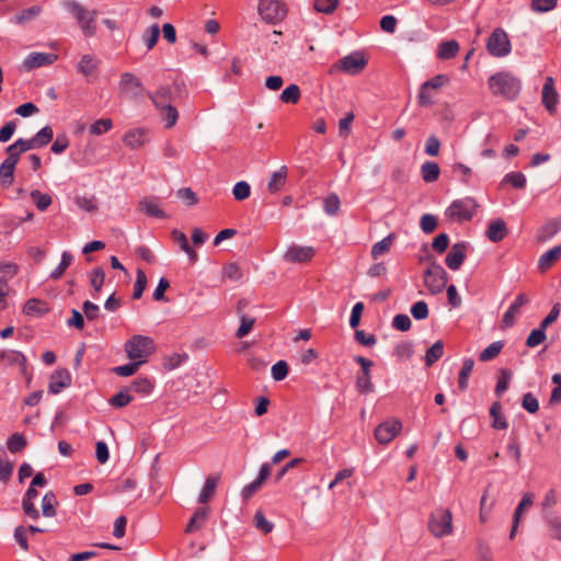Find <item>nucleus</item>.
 Instances as JSON below:
<instances>
[{
  "label": "nucleus",
  "instance_id": "1",
  "mask_svg": "<svg viewBox=\"0 0 561 561\" xmlns=\"http://www.w3.org/2000/svg\"><path fill=\"white\" fill-rule=\"evenodd\" d=\"M147 96L151 100L156 108L163 115L165 128H172L179 119V112L172 105V102L174 101L172 87L161 85L156 92H148Z\"/></svg>",
  "mask_w": 561,
  "mask_h": 561
},
{
  "label": "nucleus",
  "instance_id": "2",
  "mask_svg": "<svg viewBox=\"0 0 561 561\" xmlns=\"http://www.w3.org/2000/svg\"><path fill=\"white\" fill-rule=\"evenodd\" d=\"M125 351L129 359L144 364L147 362V357L154 352V343L149 336L133 335L125 343Z\"/></svg>",
  "mask_w": 561,
  "mask_h": 561
},
{
  "label": "nucleus",
  "instance_id": "3",
  "mask_svg": "<svg viewBox=\"0 0 561 561\" xmlns=\"http://www.w3.org/2000/svg\"><path fill=\"white\" fill-rule=\"evenodd\" d=\"M489 87L493 94L513 100L520 91L519 82L508 73L499 72L489 79Z\"/></svg>",
  "mask_w": 561,
  "mask_h": 561
},
{
  "label": "nucleus",
  "instance_id": "4",
  "mask_svg": "<svg viewBox=\"0 0 561 561\" xmlns=\"http://www.w3.org/2000/svg\"><path fill=\"white\" fill-rule=\"evenodd\" d=\"M427 528L435 538L453 534V514L448 508H437L428 517Z\"/></svg>",
  "mask_w": 561,
  "mask_h": 561
},
{
  "label": "nucleus",
  "instance_id": "5",
  "mask_svg": "<svg viewBox=\"0 0 561 561\" xmlns=\"http://www.w3.org/2000/svg\"><path fill=\"white\" fill-rule=\"evenodd\" d=\"M66 8L76 18L85 36H93L96 33V10L88 11L79 2L76 1L67 2Z\"/></svg>",
  "mask_w": 561,
  "mask_h": 561
},
{
  "label": "nucleus",
  "instance_id": "6",
  "mask_svg": "<svg viewBox=\"0 0 561 561\" xmlns=\"http://www.w3.org/2000/svg\"><path fill=\"white\" fill-rule=\"evenodd\" d=\"M259 14L266 23L275 24L285 19L287 7L282 0H260Z\"/></svg>",
  "mask_w": 561,
  "mask_h": 561
},
{
  "label": "nucleus",
  "instance_id": "7",
  "mask_svg": "<svg viewBox=\"0 0 561 561\" xmlns=\"http://www.w3.org/2000/svg\"><path fill=\"white\" fill-rule=\"evenodd\" d=\"M477 203L472 197L454 201L446 210V216L455 221L462 222L470 220L476 210Z\"/></svg>",
  "mask_w": 561,
  "mask_h": 561
},
{
  "label": "nucleus",
  "instance_id": "8",
  "mask_svg": "<svg viewBox=\"0 0 561 561\" xmlns=\"http://www.w3.org/2000/svg\"><path fill=\"white\" fill-rule=\"evenodd\" d=\"M424 284L427 289L436 295L443 291L447 283V273L437 263L432 262L431 266L424 272Z\"/></svg>",
  "mask_w": 561,
  "mask_h": 561
},
{
  "label": "nucleus",
  "instance_id": "9",
  "mask_svg": "<svg viewBox=\"0 0 561 561\" xmlns=\"http://www.w3.org/2000/svg\"><path fill=\"white\" fill-rule=\"evenodd\" d=\"M486 49L494 57H504L511 51L507 34L502 28H495L488 38Z\"/></svg>",
  "mask_w": 561,
  "mask_h": 561
},
{
  "label": "nucleus",
  "instance_id": "10",
  "mask_svg": "<svg viewBox=\"0 0 561 561\" xmlns=\"http://www.w3.org/2000/svg\"><path fill=\"white\" fill-rule=\"evenodd\" d=\"M402 424L399 420H389L379 424L375 430V437L379 444H389L401 431Z\"/></svg>",
  "mask_w": 561,
  "mask_h": 561
},
{
  "label": "nucleus",
  "instance_id": "11",
  "mask_svg": "<svg viewBox=\"0 0 561 561\" xmlns=\"http://www.w3.org/2000/svg\"><path fill=\"white\" fill-rule=\"evenodd\" d=\"M339 67L342 71L348 75H357L364 70L367 60L359 51H354L339 61Z\"/></svg>",
  "mask_w": 561,
  "mask_h": 561
},
{
  "label": "nucleus",
  "instance_id": "12",
  "mask_svg": "<svg viewBox=\"0 0 561 561\" xmlns=\"http://www.w3.org/2000/svg\"><path fill=\"white\" fill-rule=\"evenodd\" d=\"M541 102L550 114L556 113L559 103V93L554 88V80L552 77H547L545 79L541 91Z\"/></svg>",
  "mask_w": 561,
  "mask_h": 561
},
{
  "label": "nucleus",
  "instance_id": "13",
  "mask_svg": "<svg viewBox=\"0 0 561 561\" xmlns=\"http://www.w3.org/2000/svg\"><path fill=\"white\" fill-rule=\"evenodd\" d=\"M314 256V249L308 245H290L284 254L288 263H307Z\"/></svg>",
  "mask_w": 561,
  "mask_h": 561
},
{
  "label": "nucleus",
  "instance_id": "14",
  "mask_svg": "<svg viewBox=\"0 0 561 561\" xmlns=\"http://www.w3.org/2000/svg\"><path fill=\"white\" fill-rule=\"evenodd\" d=\"M71 385V375L67 368H58L55 370L50 378L48 390L53 394L59 393L62 389Z\"/></svg>",
  "mask_w": 561,
  "mask_h": 561
},
{
  "label": "nucleus",
  "instance_id": "15",
  "mask_svg": "<svg viewBox=\"0 0 561 561\" xmlns=\"http://www.w3.org/2000/svg\"><path fill=\"white\" fill-rule=\"evenodd\" d=\"M7 159L0 165V183L3 187H9L13 183L14 169L19 162L16 153L7 152Z\"/></svg>",
  "mask_w": 561,
  "mask_h": 561
},
{
  "label": "nucleus",
  "instance_id": "16",
  "mask_svg": "<svg viewBox=\"0 0 561 561\" xmlns=\"http://www.w3.org/2000/svg\"><path fill=\"white\" fill-rule=\"evenodd\" d=\"M467 245L465 242H458L453 244L450 251L446 256V265L453 270L458 271L466 259Z\"/></svg>",
  "mask_w": 561,
  "mask_h": 561
},
{
  "label": "nucleus",
  "instance_id": "17",
  "mask_svg": "<svg viewBox=\"0 0 561 561\" xmlns=\"http://www.w3.org/2000/svg\"><path fill=\"white\" fill-rule=\"evenodd\" d=\"M0 359L9 366L18 365L21 374L30 380L27 376L26 357L21 352L13 350L4 351L0 354Z\"/></svg>",
  "mask_w": 561,
  "mask_h": 561
},
{
  "label": "nucleus",
  "instance_id": "18",
  "mask_svg": "<svg viewBox=\"0 0 561 561\" xmlns=\"http://www.w3.org/2000/svg\"><path fill=\"white\" fill-rule=\"evenodd\" d=\"M138 209L144 211L149 217L164 219L167 218V214L160 208V205L157 198L146 197L139 201Z\"/></svg>",
  "mask_w": 561,
  "mask_h": 561
},
{
  "label": "nucleus",
  "instance_id": "19",
  "mask_svg": "<svg viewBox=\"0 0 561 561\" xmlns=\"http://www.w3.org/2000/svg\"><path fill=\"white\" fill-rule=\"evenodd\" d=\"M57 59L54 54L32 53L24 60V67L28 70L46 65H51Z\"/></svg>",
  "mask_w": 561,
  "mask_h": 561
},
{
  "label": "nucleus",
  "instance_id": "20",
  "mask_svg": "<svg viewBox=\"0 0 561 561\" xmlns=\"http://www.w3.org/2000/svg\"><path fill=\"white\" fill-rule=\"evenodd\" d=\"M525 304L524 294H519L516 300L510 306L502 319V329H507L514 325L516 316L520 313V308Z\"/></svg>",
  "mask_w": 561,
  "mask_h": 561
},
{
  "label": "nucleus",
  "instance_id": "21",
  "mask_svg": "<svg viewBox=\"0 0 561 561\" xmlns=\"http://www.w3.org/2000/svg\"><path fill=\"white\" fill-rule=\"evenodd\" d=\"M561 230V217L547 221L538 231L537 240L546 242L552 239Z\"/></svg>",
  "mask_w": 561,
  "mask_h": 561
},
{
  "label": "nucleus",
  "instance_id": "22",
  "mask_svg": "<svg viewBox=\"0 0 561 561\" xmlns=\"http://www.w3.org/2000/svg\"><path fill=\"white\" fill-rule=\"evenodd\" d=\"M146 141V130L141 128L128 130L123 137V142L131 149L142 147Z\"/></svg>",
  "mask_w": 561,
  "mask_h": 561
},
{
  "label": "nucleus",
  "instance_id": "23",
  "mask_svg": "<svg viewBox=\"0 0 561 561\" xmlns=\"http://www.w3.org/2000/svg\"><path fill=\"white\" fill-rule=\"evenodd\" d=\"M208 514H209V507H207V506L198 507L195 511V513L193 514V516L191 517V519L185 528V531L194 533V531L199 530L203 527L204 523L206 522Z\"/></svg>",
  "mask_w": 561,
  "mask_h": 561
},
{
  "label": "nucleus",
  "instance_id": "24",
  "mask_svg": "<svg viewBox=\"0 0 561 561\" xmlns=\"http://www.w3.org/2000/svg\"><path fill=\"white\" fill-rule=\"evenodd\" d=\"M561 256V244L556 245L545 253L538 260V268L543 272L552 266V264Z\"/></svg>",
  "mask_w": 561,
  "mask_h": 561
},
{
  "label": "nucleus",
  "instance_id": "25",
  "mask_svg": "<svg viewBox=\"0 0 561 561\" xmlns=\"http://www.w3.org/2000/svg\"><path fill=\"white\" fill-rule=\"evenodd\" d=\"M99 66L100 60L95 56L85 54L81 57V60L77 66V70L78 72L88 77L90 75H93L98 70Z\"/></svg>",
  "mask_w": 561,
  "mask_h": 561
},
{
  "label": "nucleus",
  "instance_id": "26",
  "mask_svg": "<svg viewBox=\"0 0 561 561\" xmlns=\"http://www.w3.org/2000/svg\"><path fill=\"white\" fill-rule=\"evenodd\" d=\"M459 44L455 39L442 42L438 45L437 58L442 60H448L455 58L459 53Z\"/></svg>",
  "mask_w": 561,
  "mask_h": 561
},
{
  "label": "nucleus",
  "instance_id": "27",
  "mask_svg": "<svg viewBox=\"0 0 561 561\" xmlns=\"http://www.w3.org/2000/svg\"><path fill=\"white\" fill-rule=\"evenodd\" d=\"M172 238L179 244L180 249L187 254L191 263L194 264L197 261L198 255L190 245L185 233L175 229L172 231Z\"/></svg>",
  "mask_w": 561,
  "mask_h": 561
},
{
  "label": "nucleus",
  "instance_id": "28",
  "mask_svg": "<svg viewBox=\"0 0 561 561\" xmlns=\"http://www.w3.org/2000/svg\"><path fill=\"white\" fill-rule=\"evenodd\" d=\"M287 180V168L283 165L278 171L274 172L271 175V179L267 184V190L270 193L275 194L279 192L286 184Z\"/></svg>",
  "mask_w": 561,
  "mask_h": 561
},
{
  "label": "nucleus",
  "instance_id": "29",
  "mask_svg": "<svg viewBox=\"0 0 561 561\" xmlns=\"http://www.w3.org/2000/svg\"><path fill=\"white\" fill-rule=\"evenodd\" d=\"M49 311L48 304L37 298L28 299L23 307V312L27 316L45 314Z\"/></svg>",
  "mask_w": 561,
  "mask_h": 561
},
{
  "label": "nucleus",
  "instance_id": "30",
  "mask_svg": "<svg viewBox=\"0 0 561 561\" xmlns=\"http://www.w3.org/2000/svg\"><path fill=\"white\" fill-rule=\"evenodd\" d=\"M506 236V226L503 220L492 221L486 230V237L492 242H499Z\"/></svg>",
  "mask_w": 561,
  "mask_h": 561
},
{
  "label": "nucleus",
  "instance_id": "31",
  "mask_svg": "<svg viewBox=\"0 0 561 561\" xmlns=\"http://www.w3.org/2000/svg\"><path fill=\"white\" fill-rule=\"evenodd\" d=\"M34 148H39L37 142H35L34 137L31 139H22L21 138V139H18L15 142H13L12 145H10L7 148V152L16 153V157L20 159V156L23 152H26Z\"/></svg>",
  "mask_w": 561,
  "mask_h": 561
},
{
  "label": "nucleus",
  "instance_id": "32",
  "mask_svg": "<svg viewBox=\"0 0 561 561\" xmlns=\"http://www.w3.org/2000/svg\"><path fill=\"white\" fill-rule=\"evenodd\" d=\"M218 481H219L218 476L207 477L205 484H204V486L199 493V496H198L199 503H207L214 496Z\"/></svg>",
  "mask_w": 561,
  "mask_h": 561
},
{
  "label": "nucleus",
  "instance_id": "33",
  "mask_svg": "<svg viewBox=\"0 0 561 561\" xmlns=\"http://www.w3.org/2000/svg\"><path fill=\"white\" fill-rule=\"evenodd\" d=\"M119 87L126 92H131L133 90L140 91L142 89V83L134 73L123 72L119 79Z\"/></svg>",
  "mask_w": 561,
  "mask_h": 561
},
{
  "label": "nucleus",
  "instance_id": "34",
  "mask_svg": "<svg viewBox=\"0 0 561 561\" xmlns=\"http://www.w3.org/2000/svg\"><path fill=\"white\" fill-rule=\"evenodd\" d=\"M439 165L433 161H426L421 167L422 179L426 183L435 182L439 176Z\"/></svg>",
  "mask_w": 561,
  "mask_h": 561
},
{
  "label": "nucleus",
  "instance_id": "35",
  "mask_svg": "<svg viewBox=\"0 0 561 561\" xmlns=\"http://www.w3.org/2000/svg\"><path fill=\"white\" fill-rule=\"evenodd\" d=\"M356 389L359 393L366 394L374 391L370 371L360 370L356 376Z\"/></svg>",
  "mask_w": 561,
  "mask_h": 561
},
{
  "label": "nucleus",
  "instance_id": "36",
  "mask_svg": "<svg viewBox=\"0 0 561 561\" xmlns=\"http://www.w3.org/2000/svg\"><path fill=\"white\" fill-rule=\"evenodd\" d=\"M394 234L390 233L385 237L382 240L376 242L371 248V256L373 259H378L379 256L388 253L393 243Z\"/></svg>",
  "mask_w": 561,
  "mask_h": 561
},
{
  "label": "nucleus",
  "instance_id": "37",
  "mask_svg": "<svg viewBox=\"0 0 561 561\" xmlns=\"http://www.w3.org/2000/svg\"><path fill=\"white\" fill-rule=\"evenodd\" d=\"M42 12V7L41 5H33L31 8H27L25 10H22L20 13H18L13 19H12V22L14 24H19V25H22V24H25L26 22L35 19L36 16H38Z\"/></svg>",
  "mask_w": 561,
  "mask_h": 561
},
{
  "label": "nucleus",
  "instance_id": "38",
  "mask_svg": "<svg viewBox=\"0 0 561 561\" xmlns=\"http://www.w3.org/2000/svg\"><path fill=\"white\" fill-rule=\"evenodd\" d=\"M58 504L54 492H47L42 500V512L45 517L56 516V505Z\"/></svg>",
  "mask_w": 561,
  "mask_h": 561
},
{
  "label": "nucleus",
  "instance_id": "39",
  "mask_svg": "<svg viewBox=\"0 0 561 561\" xmlns=\"http://www.w3.org/2000/svg\"><path fill=\"white\" fill-rule=\"evenodd\" d=\"M444 354V343L443 341H436L425 354V364L431 367L434 363H436Z\"/></svg>",
  "mask_w": 561,
  "mask_h": 561
},
{
  "label": "nucleus",
  "instance_id": "40",
  "mask_svg": "<svg viewBox=\"0 0 561 561\" xmlns=\"http://www.w3.org/2000/svg\"><path fill=\"white\" fill-rule=\"evenodd\" d=\"M474 362L471 358L465 359L461 370L458 377V387L460 390H466L468 388L469 377L473 370Z\"/></svg>",
  "mask_w": 561,
  "mask_h": 561
},
{
  "label": "nucleus",
  "instance_id": "41",
  "mask_svg": "<svg viewBox=\"0 0 561 561\" xmlns=\"http://www.w3.org/2000/svg\"><path fill=\"white\" fill-rule=\"evenodd\" d=\"M72 254L68 251H64L61 254V261L58 266L50 273L51 279H59L65 274L66 270L70 266L72 262Z\"/></svg>",
  "mask_w": 561,
  "mask_h": 561
},
{
  "label": "nucleus",
  "instance_id": "42",
  "mask_svg": "<svg viewBox=\"0 0 561 561\" xmlns=\"http://www.w3.org/2000/svg\"><path fill=\"white\" fill-rule=\"evenodd\" d=\"M280 100L284 103L297 104L300 100V89L297 84H289L280 93Z\"/></svg>",
  "mask_w": 561,
  "mask_h": 561
},
{
  "label": "nucleus",
  "instance_id": "43",
  "mask_svg": "<svg viewBox=\"0 0 561 561\" xmlns=\"http://www.w3.org/2000/svg\"><path fill=\"white\" fill-rule=\"evenodd\" d=\"M31 198L36 205L37 209L41 211L46 210L53 203V198L50 195L42 193L38 190H34L31 192Z\"/></svg>",
  "mask_w": 561,
  "mask_h": 561
},
{
  "label": "nucleus",
  "instance_id": "44",
  "mask_svg": "<svg viewBox=\"0 0 561 561\" xmlns=\"http://www.w3.org/2000/svg\"><path fill=\"white\" fill-rule=\"evenodd\" d=\"M13 469V462L5 458V454L2 450L0 454V480L3 483H7L10 480Z\"/></svg>",
  "mask_w": 561,
  "mask_h": 561
},
{
  "label": "nucleus",
  "instance_id": "45",
  "mask_svg": "<svg viewBox=\"0 0 561 561\" xmlns=\"http://www.w3.org/2000/svg\"><path fill=\"white\" fill-rule=\"evenodd\" d=\"M503 343L501 341L493 342L480 353L479 359L481 362L491 360L501 353Z\"/></svg>",
  "mask_w": 561,
  "mask_h": 561
},
{
  "label": "nucleus",
  "instance_id": "46",
  "mask_svg": "<svg viewBox=\"0 0 561 561\" xmlns=\"http://www.w3.org/2000/svg\"><path fill=\"white\" fill-rule=\"evenodd\" d=\"M105 280V273L101 267H95L90 273V284L94 290V296L99 294Z\"/></svg>",
  "mask_w": 561,
  "mask_h": 561
},
{
  "label": "nucleus",
  "instance_id": "47",
  "mask_svg": "<svg viewBox=\"0 0 561 561\" xmlns=\"http://www.w3.org/2000/svg\"><path fill=\"white\" fill-rule=\"evenodd\" d=\"M26 444L25 437L19 433L12 434L7 442L8 449L13 454L22 451Z\"/></svg>",
  "mask_w": 561,
  "mask_h": 561
},
{
  "label": "nucleus",
  "instance_id": "48",
  "mask_svg": "<svg viewBox=\"0 0 561 561\" xmlns=\"http://www.w3.org/2000/svg\"><path fill=\"white\" fill-rule=\"evenodd\" d=\"M159 35H160V27L158 24H152L148 30H146V32L144 33L142 35V39L147 46V48L150 50L152 49L158 39H159Z\"/></svg>",
  "mask_w": 561,
  "mask_h": 561
},
{
  "label": "nucleus",
  "instance_id": "49",
  "mask_svg": "<svg viewBox=\"0 0 561 561\" xmlns=\"http://www.w3.org/2000/svg\"><path fill=\"white\" fill-rule=\"evenodd\" d=\"M501 409H502L501 403L499 401L494 402L491 405L490 415L493 419L492 426L494 428L504 430L507 427V423L501 416Z\"/></svg>",
  "mask_w": 561,
  "mask_h": 561
},
{
  "label": "nucleus",
  "instance_id": "50",
  "mask_svg": "<svg viewBox=\"0 0 561 561\" xmlns=\"http://www.w3.org/2000/svg\"><path fill=\"white\" fill-rule=\"evenodd\" d=\"M130 388L142 396H147L153 389V383L148 378H137L131 382Z\"/></svg>",
  "mask_w": 561,
  "mask_h": 561
},
{
  "label": "nucleus",
  "instance_id": "51",
  "mask_svg": "<svg viewBox=\"0 0 561 561\" xmlns=\"http://www.w3.org/2000/svg\"><path fill=\"white\" fill-rule=\"evenodd\" d=\"M146 286H147V276L142 270L138 268L136 282L134 284L133 298L139 299L142 296L144 290L146 289Z\"/></svg>",
  "mask_w": 561,
  "mask_h": 561
},
{
  "label": "nucleus",
  "instance_id": "52",
  "mask_svg": "<svg viewBox=\"0 0 561 561\" xmlns=\"http://www.w3.org/2000/svg\"><path fill=\"white\" fill-rule=\"evenodd\" d=\"M558 4V0H531V10L538 13H546L553 10Z\"/></svg>",
  "mask_w": 561,
  "mask_h": 561
},
{
  "label": "nucleus",
  "instance_id": "53",
  "mask_svg": "<svg viewBox=\"0 0 561 561\" xmlns=\"http://www.w3.org/2000/svg\"><path fill=\"white\" fill-rule=\"evenodd\" d=\"M53 137H54V131L50 126L43 127L34 136L35 142H37L39 148L48 145L51 141Z\"/></svg>",
  "mask_w": 561,
  "mask_h": 561
},
{
  "label": "nucleus",
  "instance_id": "54",
  "mask_svg": "<svg viewBox=\"0 0 561 561\" xmlns=\"http://www.w3.org/2000/svg\"><path fill=\"white\" fill-rule=\"evenodd\" d=\"M76 205L88 213H93L98 210V204L94 196L87 197V196H78L75 199Z\"/></svg>",
  "mask_w": 561,
  "mask_h": 561
},
{
  "label": "nucleus",
  "instance_id": "55",
  "mask_svg": "<svg viewBox=\"0 0 561 561\" xmlns=\"http://www.w3.org/2000/svg\"><path fill=\"white\" fill-rule=\"evenodd\" d=\"M340 0H314L313 8L316 11L331 14L339 5Z\"/></svg>",
  "mask_w": 561,
  "mask_h": 561
},
{
  "label": "nucleus",
  "instance_id": "56",
  "mask_svg": "<svg viewBox=\"0 0 561 561\" xmlns=\"http://www.w3.org/2000/svg\"><path fill=\"white\" fill-rule=\"evenodd\" d=\"M253 523L254 526L265 535L270 534L274 528L273 523L268 522L261 511L255 513Z\"/></svg>",
  "mask_w": 561,
  "mask_h": 561
},
{
  "label": "nucleus",
  "instance_id": "57",
  "mask_svg": "<svg viewBox=\"0 0 561 561\" xmlns=\"http://www.w3.org/2000/svg\"><path fill=\"white\" fill-rule=\"evenodd\" d=\"M340 198L336 194H331L324 199L323 208L330 216L336 215L340 210Z\"/></svg>",
  "mask_w": 561,
  "mask_h": 561
},
{
  "label": "nucleus",
  "instance_id": "58",
  "mask_svg": "<svg viewBox=\"0 0 561 561\" xmlns=\"http://www.w3.org/2000/svg\"><path fill=\"white\" fill-rule=\"evenodd\" d=\"M113 127V123L110 118H101V119H98L96 122H94L91 126H90V133L92 135H102L103 133H106L108 130H111Z\"/></svg>",
  "mask_w": 561,
  "mask_h": 561
},
{
  "label": "nucleus",
  "instance_id": "59",
  "mask_svg": "<svg viewBox=\"0 0 561 561\" xmlns=\"http://www.w3.org/2000/svg\"><path fill=\"white\" fill-rule=\"evenodd\" d=\"M233 197L237 201H244L247 199L251 194V187L250 184L245 181L238 182L232 190Z\"/></svg>",
  "mask_w": 561,
  "mask_h": 561
},
{
  "label": "nucleus",
  "instance_id": "60",
  "mask_svg": "<svg viewBox=\"0 0 561 561\" xmlns=\"http://www.w3.org/2000/svg\"><path fill=\"white\" fill-rule=\"evenodd\" d=\"M289 368L285 360H278L272 366V377L275 381L284 380L288 375Z\"/></svg>",
  "mask_w": 561,
  "mask_h": 561
},
{
  "label": "nucleus",
  "instance_id": "61",
  "mask_svg": "<svg viewBox=\"0 0 561 561\" xmlns=\"http://www.w3.org/2000/svg\"><path fill=\"white\" fill-rule=\"evenodd\" d=\"M133 400L127 389L121 390L111 398L110 403L115 408H124Z\"/></svg>",
  "mask_w": 561,
  "mask_h": 561
},
{
  "label": "nucleus",
  "instance_id": "62",
  "mask_svg": "<svg viewBox=\"0 0 561 561\" xmlns=\"http://www.w3.org/2000/svg\"><path fill=\"white\" fill-rule=\"evenodd\" d=\"M140 365H141L140 363L134 360V362L128 363L126 365L114 367L113 371L117 376L128 377V376H131V375L136 374V371L138 370Z\"/></svg>",
  "mask_w": 561,
  "mask_h": 561
},
{
  "label": "nucleus",
  "instance_id": "63",
  "mask_svg": "<svg viewBox=\"0 0 561 561\" xmlns=\"http://www.w3.org/2000/svg\"><path fill=\"white\" fill-rule=\"evenodd\" d=\"M411 314L416 320H424L428 317V307L427 304L423 300L416 301L411 307Z\"/></svg>",
  "mask_w": 561,
  "mask_h": 561
},
{
  "label": "nucleus",
  "instance_id": "64",
  "mask_svg": "<svg viewBox=\"0 0 561 561\" xmlns=\"http://www.w3.org/2000/svg\"><path fill=\"white\" fill-rule=\"evenodd\" d=\"M549 530L551 537L558 540H561V520L556 515H550L547 517Z\"/></svg>",
  "mask_w": 561,
  "mask_h": 561
}]
</instances>
